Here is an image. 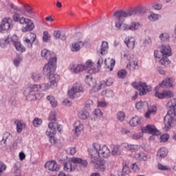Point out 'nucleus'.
Masks as SVG:
<instances>
[{"instance_id":"35","label":"nucleus","mask_w":176,"mask_h":176,"mask_svg":"<svg viewBox=\"0 0 176 176\" xmlns=\"http://www.w3.org/2000/svg\"><path fill=\"white\" fill-rule=\"evenodd\" d=\"M140 120H141V118L138 116L133 117L129 121V124L133 127H135L136 126H138V124H140Z\"/></svg>"},{"instance_id":"54","label":"nucleus","mask_w":176,"mask_h":176,"mask_svg":"<svg viewBox=\"0 0 176 176\" xmlns=\"http://www.w3.org/2000/svg\"><path fill=\"white\" fill-rule=\"evenodd\" d=\"M41 124H42V120L39 118H35L33 120V125L34 127H38V126H41Z\"/></svg>"},{"instance_id":"14","label":"nucleus","mask_w":176,"mask_h":176,"mask_svg":"<svg viewBox=\"0 0 176 176\" xmlns=\"http://www.w3.org/2000/svg\"><path fill=\"white\" fill-rule=\"evenodd\" d=\"M45 75H47V76H48V80L50 84L43 83L41 85H38L39 93H41V91H46V90H49V89H50L52 87V86H55V87L57 86V82L56 81V78H57L56 74H54V75L55 76V84L52 82V81L50 80V76L49 74H45Z\"/></svg>"},{"instance_id":"42","label":"nucleus","mask_w":176,"mask_h":176,"mask_svg":"<svg viewBox=\"0 0 176 176\" xmlns=\"http://www.w3.org/2000/svg\"><path fill=\"white\" fill-rule=\"evenodd\" d=\"M10 7L11 9H13L14 10H16V12H20L21 14H25V11L21 8H19L17 6H14L12 3H10Z\"/></svg>"},{"instance_id":"62","label":"nucleus","mask_w":176,"mask_h":176,"mask_svg":"<svg viewBox=\"0 0 176 176\" xmlns=\"http://www.w3.org/2000/svg\"><path fill=\"white\" fill-rule=\"evenodd\" d=\"M155 97H157V98H160V100H163V98H165L164 92H162V93L155 92Z\"/></svg>"},{"instance_id":"28","label":"nucleus","mask_w":176,"mask_h":176,"mask_svg":"<svg viewBox=\"0 0 176 176\" xmlns=\"http://www.w3.org/2000/svg\"><path fill=\"white\" fill-rule=\"evenodd\" d=\"M104 65L106 69H109V71L113 70V67H115V64H116V61L115 59H111L109 63L107 61V59L104 60Z\"/></svg>"},{"instance_id":"1","label":"nucleus","mask_w":176,"mask_h":176,"mask_svg":"<svg viewBox=\"0 0 176 176\" xmlns=\"http://www.w3.org/2000/svg\"><path fill=\"white\" fill-rule=\"evenodd\" d=\"M41 57L49 60L48 63L45 65L43 67V74L49 75L51 83L56 85V77L54 76V71H56V63H57V56L56 54L46 49L41 51Z\"/></svg>"},{"instance_id":"60","label":"nucleus","mask_w":176,"mask_h":176,"mask_svg":"<svg viewBox=\"0 0 176 176\" xmlns=\"http://www.w3.org/2000/svg\"><path fill=\"white\" fill-rule=\"evenodd\" d=\"M157 168H158V170H162L165 171L168 170V167H167V166L162 165V164H158Z\"/></svg>"},{"instance_id":"34","label":"nucleus","mask_w":176,"mask_h":176,"mask_svg":"<svg viewBox=\"0 0 176 176\" xmlns=\"http://www.w3.org/2000/svg\"><path fill=\"white\" fill-rule=\"evenodd\" d=\"M167 153H168V151L166 148H161L157 152L158 159H163V157H166V156H167Z\"/></svg>"},{"instance_id":"11","label":"nucleus","mask_w":176,"mask_h":176,"mask_svg":"<svg viewBox=\"0 0 176 176\" xmlns=\"http://www.w3.org/2000/svg\"><path fill=\"white\" fill-rule=\"evenodd\" d=\"M115 25L118 30H122V31H136V30H138L141 27V25L138 22H132L131 25L122 22L120 27L118 28L116 26V18L115 19Z\"/></svg>"},{"instance_id":"31","label":"nucleus","mask_w":176,"mask_h":176,"mask_svg":"<svg viewBox=\"0 0 176 176\" xmlns=\"http://www.w3.org/2000/svg\"><path fill=\"white\" fill-rule=\"evenodd\" d=\"M161 87H173V79L172 78H166L164 80L162 83L160 84Z\"/></svg>"},{"instance_id":"16","label":"nucleus","mask_w":176,"mask_h":176,"mask_svg":"<svg viewBox=\"0 0 176 176\" xmlns=\"http://www.w3.org/2000/svg\"><path fill=\"white\" fill-rule=\"evenodd\" d=\"M141 67V63L137 58H133L132 60L130 61L129 64L126 65V68L131 71H135Z\"/></svg>"},{"instance_id":"7","label":"nucleus","mask_w":176,"mask_h":176,"mask_svg":"<svg viewBox=\"0 0 176 176\" xmlns=\"http://www.w3.org/2000/svg\"><path fill=\"white\" fill-rule=\"evenodd\" d=\"M160 52L162 54V58L160 60V64L167 67L170 63L167 57H170L172 54L171 47L169 45H162Z\"/></svg>"},{"instance_id":"38","label":"nucleus","mask_w":176,"mask_h":176,"mask_svg":"<svg viewBox=\"0 0 176 176\" xmlns=\"http://www.w3.org/2000/svg\"><path fill=\"white\" fill-rule=\"evenodd\" d=\"M78 115V118H80V119H82V120H86V119H87V118L90 116V113L86 110L80 111Z\"/></svg>"},{"instance_id":"36","label":"nucleus","mask_w":176,"mask_h":176,"mask_svg":"<svg viewBox=\"0 0 176 176\" xmlns=\"http://www.w3.org/2000/svg\"><path fill=\"white\" fill-rule=\"evenodd\" d=\"M12 91L14 96H12L9 98L8 102H10V104H11V105H13V104H14V102L16 101V94L19 93V88L17 87L14 88L12 89Z\"/></svg>"},{"instance_id":"15","label":"nucleus","mask_w":176,"mask_h":176,"mask_svg":"<svg viewBox=\"0 0 176 176\" xmlns=\"http://www.w3.org/2000/svg\"><path fill=\"white\" fill-rule=\"evenodd\" d=\"M142 131L153 135H160V131L156 129L155 125H146L145 127L142 128Z\"/></svg>"},{"instance_id":"33","label":"nucleus","mask_w":176,"mask_h":176,"mask_svg":"<svg viewBox=\"0 0 176 176\" xmlns=\"http://www.w3.org/2000/svg\"><path fill=\"white\" fill-rule=\"evenodd\" d=\"M122 153V150L120 149V146L118 145L113 146L111 148V155L113 156H119Z\"/></svg>"},{"instance_id":"9","label":"nucleus","mask_w":176,"mask_h":176,"mask_svg":"<svg viewBox=\"0 0 176 176\" xmlns=\"http://www.w3.org/2000/svg\"><path fill=\"white\" fill-rule=\"evenodd\" d=\"M85 82L91 87H93V90L94 91H98V90H100L101 88L106 86H109V84L105 82L104 81L102 82L99 86H97V84H96V79L93 78L91 76H87L85 78Z\"/></svg>"},{"instance_id":"52","label":"nucleus","mask_w":176,"mask_h":176,"mask_svg":"<svg viewBox=\"0 0 176 176\" xmlns=\"http://www.w3.org/2000/svg\"><path fill=\"white\" fill-rule=\"evenodd\" d=\"M168 138H170V135L168 134H164L160 137V142H167V141H168Z\"/></svg>"},{"instance_id":"39","label":"nucleus","mask_w":176,"mask_h":176,"mask_svg":"<svg viewBox=\"0 0 176 176\" xmlns=\"http://www.w3.org/2000/svg\"><path fill=\"white\" fill-rule=\"evenodd\" d=\"M125 148H126L128 151H131V152H135V151L140 149V146L137 144H126Z\"/></svg>"},{"instance_id":"5","label":"nucleus","mask_w":176,"mask_h":176,"mask_svg":"<svg viewBox=\"0 0 176 176\" xmlns=\"http://www.w3.org/2000/svg\"><path fill=\"white\" fill-rule=\"evenodd\" d=\"M93 147L96 151L89 150V154L94 153V155H99V157L102 156V157H104L105 159L111 156V150H109L108 146L105 145L101 146V144L98 143H95L93 144Z\"/></svg>"},{"instance_id":"3","label":"nucleus","mask_w":176,"mask_h":176,"mask_svg":"<svg viewBox=\"0 0 176 176\" xmlns=\"http://www.w3.org/2000/svg\"><path fill=\"white\" fill-rule=\"evenodd\" d=\"M13 20L16 23H19L21 25H25V27L22 28V32H28L33 31L35 28V24L32 21V20L25 18L24 16L20 17V14L17 12H14Z\"/></svg>"},{"instance_id":"53","label":"nucleus","mask_w":176,"mask_h":176,"mask_svg":"<svg viewBox=\"0 0 176 176\" xmlns=\"http://www.w3.org/2000/svg\"><path fill=\"white\" fill-rule=\"evenodd\" d=\"M49 120L50 122H56L57 120L56 118V111H51L50 113Z\"/></svg>"},{"instance_id":"22","label":"nucleus","mask_w":176,"mask_h":176,"mask_svg":"<svg viewBox=\"0 0 176 176\" xmlns=\"http://www.w3.org/2000/svg\"><path fill=\"white\" fill-rule=\"evenodd\" d=\"M72 72L74 74H79V72H83L85 71V67L83 65H72L70 67Z\"/></svg>"},{"instance_id":"63","label":"nucleus","mask_w":176,"mask_h":176,"mask_svg":"<svg viewBox=\"0 0 176 176\" xmlns=\"http://www.w3.org/2000/svg\"><path fill=\"white\" fill-rule=\"evenodd\" d=\"M108 105V103H107L105 101H98V107H101L102 108H105Z\"/></svg>"},{"instance_id":"10","label":"nucleus","mask_w":176,"mask_h":176,"mask_svg":"<svg viewBox=\"0 0 176 176\" xmlns=\"http://www.w3.org/2000/svg\"><path fill=\"white\" fill-rule=\"evenodd\" d=\"M176 116L175 113H172L169 111L167 113V115L164 118V123L166 130H169L174 126L175 123Z\"/></svg>"},{"instance_id":"25","label":"nucleus","mask_w":176,"mask_h":176,"mask_svg":"<svg viewBox=\"0 0 176 176\" xmlns=\"http://www.w3.org/2000/svg\"><path fill=\"white\" fill-rule=\"evenodd\" d=\"M109 46H108V42L103 41L102 42V45L99 50H98V53L100 54H102V56H104V54H107V52H108Z\"/></svg>"},{"instance_id":"19","label":"nucleus","mask_w":176,"mask_h":176,"mask_svg":"<svg viewBox=\"0 0 176 176\" xmlns=\"http://www.w3.org/2000/svg\"><path fill=\"white\" fill-rule=\"evenodd\" d=\"M124 43L126 45L128 49L133 50L135 46V38L134 37H126L124 40Z\"/></svg>"},{"instance_id":"18","label":"nucleus","mask_w":176,"mask_h":176,"mask_svg":"<svg viewBox=\"0 0 176 176\" xmlns=\"http://www.w3.org/2000/svg\"><path fill=\"white\" fill-rule=\"evenodd\" d=\"M72 162L74 164H76V166H78L79 167L86 168L89 165V163H87L86 160H82V158L79 157H72Z\"/></svg>"},{"instance_id":"21","label":"nucleus","mask_w":176,"mask_h":176,"mask_svg":"<svg viewBox=\"0 0 176 176\" xmlns=\"http://www.w3.org/2000/svg\"><path fill=\"white\" fill-rule=\"evenodd\" d=\"M166 107L168 109V112L175 113V109H176L175 99H173L170 101L166 103Z\"/></svg>"},{"instance_id":"64","label":"nucleus","mask_w":176,"mask_h":176,"mask_svg":"<svg viewBox=\"0 0 176 176\" xmlns=\"http://www.w3.org/2000/svg\"><path fill=\"white\" fill-rule=\"evenodd\" d=\"M94 115H95L96 116H102V111H101V110L99 109H95V111H94Z\"/></svg>"},{"instance_id":"24","label":"nucleus","mask_w":176,"mask_h":176,"mask_svg":"<svg viewBox=\"0 0 176 176\" xmlns=\"http://www.w3.org/2000/svg\"><path fill=\"white\" fill-rule=\"evenodd\" d=\"M93 62H91V60H87L85 63V65H84L85 68V71H87V72H88V74H90L91 75L92 74H94L96 71L94 70V67H93Z\"/></svg>"},{"instance_id":"50","label":"nucleus","mask_w":176,"mask_h":176,"mask_svg":"<svg viewBox=\"0 0 176 176\" xmlns=\"http://www.w3.org/2000/svg\"><path fill=\"white\" fill-rule=\"evenodd\" d=\"M128 174H130V169L125 165L122 168V173L121 174V176H126L128 175Z\"/></svg>"},{"instance_id":"46","label":"nucleus","mask_w":176,"mask_h":176,"mask_svg":"<svg viewBox=\"0 0 176 176\" xmlns=\"http://www.w3.org/2000/svg\"><path fill=\"white\" fill-rule=\"evenodd\" d=\"M8 43H10V41H9V36H8L6 39H3V38L0 39V46L1 47H6Z\"/></svg>"},{"instance_id":"6","label":"nucleus","mask_w":176,"mask_h":176,"mask_svg":"<svg viewBox=\"0 0 176 176\" xmlns=\"http://www.w3.org/2000/svg\"><path fill=\"white\" fill-rule=\"evenodd\" d=\"M38 87V85H28L25 89L23 94L26 96V97H30L32 100H39Z\"/></svg>"},{"instance_id":"30","label":"nucleus","mask_w":176,"mask_h":176,"mask_svg":"<svg viewBox=\"0 0 176 176\" xmlns=\"http://www.w3.org/2000/svg\"><path fill=\"white\" fill-rule=\"evenodd\" d=\"M14 124L16 125V132L19 133L23 131V129H25V124L19 120H15Z\"/></svg>"},{"instance_id":"47","label":"nucleus","mask_w":176,"mask_h":176,"mask_svg":"<svg viewBox=\"0 0 176 176\" xmlns=\"http://www.w3.org/2000/svg\"><path fill=\"white\" fill-rule=\"evenodd\" d=\"M10 136V133L8 132H6L3 133V139L1 141V145L3 143L4 144V145H6V140H8V138H9Z\"/></svg>"},{"instance_id":"40","label":"nucleus","mask_w":176,"mask_h":176,"mask_svg":"<svg viewBox=\"0 0 176 176\" xmlns=\"http://www.w3.org/2000/svg\"><path fill=\"white\" fill-rule=\"evenodd\" d=\"M9 36L8 41H10V43L11 42V43H12L13 45L19 43V37H17V35L14 34L12 36Z\"/></svg>"},{"instance_id":"27","label":"nucleus","mask_w":176,"mask_h":176,"mask_svg":"<svg viewBox=\"0 0 176 176\" xmlns=\"http://www.w3.org/2000/svg\"><path fill=\"white\" fill-rule=\"evenodd\" d=\"M30 36L32 38V39H28V38H25L24 42L25 45H27V47H29V49H31L32 47V43L35 42V40L36 39V35L34 33L30 34Z\"/></svg>"},{"instance_id":"2","label":"nucleus","mask_w":176,"mask_h":176,"mask_svg":"<svg viewBox=\"0 0 176 176\" xmlns=\"http://www.w3.org/2000/svg\"><path fill=\"white\" fill-rule=\"evenodd\" d=\"M146 13V8L144 6H138L129 10H120L114 12L113 16L116 19V26L120 28L122 23H124V19L131 16H143Z\"/></svg>"},{"instance_id":"49","label":"nucleus","mask_w":176,"mask_h":176,"mask_svg":"<svg viewBox=\"0 0 176 176\" xmlns=\"http://www.w3.org/2000/svg\"><path fill=\"white\" fill-rule=\"evenodd\" d=\"M160 38L161 41H162L163 42H166V41H168V39H170V36H168V34H167V33H162V34L160 36Z\"/></svg>"},{"instance_id":"8","label":"nucleus","mask_w":176,"mask_h":176,"mask_svg":"<svg viewBox=\"0 0 176 176\" xmlns=\"http://www.w3.org/2000/svg\"><path fill=\"white\" fill-rule=\"evenodd\" d=\"M132 86L133 87H134V89H136V90L140 91V96H145L146 93H149L150 91H152V87L146 85V83L145 82H132Z\"/></svg>"},{"instance_id":"37","label":"nucleus","mask_w":176,"mask_h":176,"mask_svg":"<svg viewBox=\"0 0 176 176\" xmlns=\"http://www.w3.org/2000/svg\"><path fill=\"white\" fill-rule=\"evenodd\" d=\"M135 159H136V160H144L145 162L148 160V155L144 153H137L135 155Z\"/></svg>"},{"instance_id":"23","label":"nucleus","mask_w":176,"mask_h":176,"mask_svg":"<svg viewBox=\"0 0 176 176\" xmlns=\"http://www.w3.org/2000/svg\"><path fill=\"white\" fill-rule=\"evenodd\" d=\"M48 127L50 130L53 131V133H56L57 131L61 133V129H60V125L56 121L50 122L48 124Z\"/></svg>"},{"instance_id":"45","label":"nucleus","mask_w":176,"mask_h":176,"mask_svg":"<svg viewBox=\"0 0 176 176\" xmlns=\"http://www.w3.org/2000/svg\"><path fill=\"white\" fill-rule=\"evenodd\" d=\"M125 118H126V114H124V112L119 111L117 113V119L120 122H123Z\"/></svg>"},{"instance_id":"20","label":"nucleus","mask_w":176,"mask_h":176,"mask_svg":"<svg viewBox=\"0 0 176 176\" xmlns=\"http://www.w3.org/2000/svg\"><path fill=\"white\" fill-rule=\"evenodd\" d=\"M73 164L74 162H72V159H71L70 161L64 164V170L67 173H72V171H75L76 167Z\"/></svg>"},{"instance_id":"43","label":"nucleus","mask_w":176,"mask_h":176,"mask_svg":"<svg viewBox=\"0 0 176 176\" xmlns=\"http://www.w3.org/2000/svg\"><path fill=\"white\" fill-rule=\"evenodd\" d=\"M47 99L50 101L52 107H57V100L54 98V97L52 96H48Z\"/></svg>"},{"instance_id":"41","label":"nucleus","mask_w":176,"mask_h":176,"mask_svg":"<svg viewBox=\"0 0 176 176\" xmlns=\"http://www.w3.org/2000/svg\"><path fill=\"white\" fill-rule=\"evenodd\" d=\"M14 47L16 49L17 52H21V53H23V52H25V47H23L21 45V43L18 42L16 44L14 45Z\"/></svg>"},{"instance_id":"57","label":"nucleus","mask_w":176,"mask_h":176,"mask_svg":"<svg viewBox=\"0 0 176 176\" xmlns=\"http://www.w3.org/2000/svg\"><path fill=\"white\" fill-rule=\"evenodd\" d=\"M24 9L25 10H26L27 13H29V14H32V13H34V12L32 11L34 10V9L28 5L24 6Z\"/></svg>"},{"instance_id":"12","label":"nucleus","mask_w":176,"mask_h":176,"mask_svg":"<svg viewBox=\"0 0 176 176\" xmlns=\"http://www.w3.org/2000/svg\"><path fill=\"white\" fill-rule=\"evenodd\" d=\"M84 91L85 88H83L82 84L79 82L74 83L73 87L68 91L69 97L74 99L76 97L78 93H83Z\"/></svg>"},{"instance_id":"58","label":"nucleus","mask_w":176,"mask_h":176,"mask_svg":"<svg viewBox=\"0 0 176 176\" xmlns=\"http://www.w3.org/2000/svg\"><path fill=\"white\" fill-rule=\"evenodd\" d=\"M164 96L165 98H171L173 97V92L170 91H164Z\"/></svg>"},{"instance_id":"55","label":"nucleus","mask_w":176,"mask_h":176,"mask_svg":"<svg viewBox=\"0 0 176 176\" xmlns=\"http://www.w3.org/2000/svg\"><path fill=\"white\" fill-rule=\"evenodd\" d=\"M142 137V133H133L131 135V138L132 140H140Z\"/></svg>"},{"instance_id":"13","label":"nucleus","mask_w":176,"mask_h":176,"mask_svg":"<svg viewBox=\"0 0 176 176\" xmlns=\"http://www.w3.org/2000/svg\"><path fill=\"white\" fill-rule=\"evenodd\" d=\"M0 25L3 31H8L14 27V22L10 17H7L2 19Z\"/></svg>"},{"instance_id":"17","label":"nucleus","mask_w":176,"mask_h":176,"mask_svg":"<svg viewBox=\"0 0 176 176\" xmlns=\"http://www.w3.org/2000/svg\"><path fill=\"white\" fill-rule=\"evenodd\" d=\"M45 168H48L50 171H58L60 170V165L57 164L56 161H49L45 164Z\"/></svg>"},{"instance_id":"59","label":"nucleus","mask_w":176,"mask_h":176,"mask_svg":"<svg viewBox=\"0 0 176 176\" xmlns=\"http://www.w3.org/2000/svg\"><path fill=\"white\" fill-rule=\"evenodd\" d=\"M61 32L60 30H55L54 32V36L56 39H60Z\"/></svg>"},{"instance_id":"48","label":"nucleus","mask_w":176,"mask_h":176,"mask_svg":"<svg viewBox=\"0 0 176 176\" xmlns=\"http://www.w3.org/2000/svg\"><path fill=\"white\" fill-rule=\"evenodd\" d=\"M148 19L150 21H156V20H159V14L151 13L148 16Z\"/></svg>"},{"instance_id":"44","label":"nucleus","mask_w":176,"mask_h":176,"mask_svg":"<svg viewBox=\"0 0 176 176\" xmlns=\"http://www.w3.org/2000/svg\"><path fill=\"white\" fill-rule=\"evenodd\" d=\"M126 76L127 72L124 69H121L118 72V77L120 78V79H124Z\"/></svg>"},{"instance_id":"61","label":"nucleus","mask_w":176,"mask_h":176,"mask_svg":"<svg viewBox=\"0 0 176 176\" xmlns=\"http://www.w3.org/2000/svg\"><path fill=\"white\" fill-rule=\"evenodd\" d=\"M144 103L142 101H139L136 103V108L138 109H141L142 108H144Z\"/></svg>"},{"instance_id":"51","label":"nucleus","mask_w":176,"mask_h":176,"mask_svg":"<svg viewBox=\"0 0 176 176\" xmlns=\"http://www.w3.org/2000/svg\"><path fill=\"white\" fill-rule=\"evenodd\" d=\"M42 78V76L39 74L33 73L32 75V79H33L34 82H38Z\"/></svg>"},{"instance_id":"56","label":"nucleus","mask_w":176,"mask_h":176,"mask_svg":"<svg viewBox=\"0 0 176 176\" xmlns=\"http://www.w3.org/2000/svg\"><path fill=\"white\" fill-rule=\"evenodd\" d=\"M50 39V34H49V32L47 31H45L43 32V41L44 42H47Z\"/></svg>"},{"instance_id":"32","label":"nucleus","mask_w":176,"mask_h":176,"mask_svg":"<svg viewBox=\"0 0 176 176\" xmlns=\"http://www.w3.org/2000/svg\"><path fill=\"white\" fill-rule=\"evenodd\" d=\"M83 130V124L78 121L75 123V132L76 135H80V133Z\"/></svg>"},{"instance_id":"29","label":"nucleus","mask_w":176,"mask_h":176,"mask_svg":"<svg viewBox=\"0 0 176 176\" xmlns=\"http://www.w3.org/2000/svg\"><path fill=\"white\" fill-rule=\"evenodd\" d=\"M156 115V106L153 105L148 108L147 112L144 114V116L146 119L151 118V116H154Z\"/></svg>"},{"instance_id":"26","label":"nucleus","mask_w":176,"mask_h":176,"mask_svg":"<svg viewBox=\"0 0 176 176\" xmlns=\"http://www.w3.org/2000/svg\"><path fill=\"white\" fill-rule=\"evenodd\" d=\"M85 43H83L82 41L74 43L71 47L72 52H79V50H80V49H82Z\"/></svg>"},{"instance_id":"4","label":"nucleus","mask_w":176,"mask_h":176,"mask_svg":"<svg viewBox=\"0 0 176 176\" xmlns=\"http://www.w3.org/2000/svg\"><path fill=\"white\" fill-rule=\"evenodd\" d=\"M90 159L91 163L94 164V168H96L98 171L104 173L107 170V162L104 159H101L99 157V154H94V153H91Z\"/></svg>"}]
</instances>
